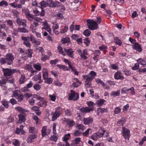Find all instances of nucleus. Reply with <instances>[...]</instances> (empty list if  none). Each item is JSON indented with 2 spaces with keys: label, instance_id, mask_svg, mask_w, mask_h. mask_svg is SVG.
<instances>
[{
  "label": "nucleus",
  "instance_id": "f257e3e1",
  "mask_svg": "<svg viewBox=\"0 0 146 146\" xmlns=\"http://www.w3.org/2000/svg\"><path fill=\"white\" fill-rule=\"evenodd\" d=\"M87 104L89 107H83L80 109V112L82 113H89L92 111L94 108V103L92 101L87 102Z\"/></svg>",
  "mask_w": 146,
  "mask_h": 146
},
{
  "label": "nucleus",
  "instance_id": "f03ea898",
  "mask_svg": "<svg viewBox=\"0 0 146 146\" xmlns=\"http://www.w3.org/2000/svg\"><path fill=\"white\" fill-rule=\"evenodd\" d=\"M3 71L4 72V75L7 78L8 76H11L12 74L18 72L20 74V71L19 70H17L16 69H11L9 68H3Z\"/></svg>",
  "mask_w": 146,
  "mask_h": 146
},
{
  "label": "nucleus",
  "instance_id": "7ed1b4c3",
  "mask_svg": "<svg viewBox=\"0 0 146 146\" xmlns=\"http://www.w3.org/2000/svg\"><path fill=\"white\" fill-rule=\"evenodd\" d=\"M87 22L88 24V27L91 30H94L98 28V25L96 22L93 20L88 19Z\"/></svg>",
  "mask_w": 146,
  "mask_h": 146
},
{
  "label": "nucleus",
  "instance_id": "20e7f679",
  "mask_svg": "<svg viewBox=\"0 0 146 146\" xmlns=\"http://www.w3.org/2000/svg\"><path fill=\"white\" fill-rule=\"evenodd\" d=\"M71 93L69 94L68 100H73L74 101H76L78 100L79 98V94L78 93H76L73 90H71Z\"/></svg>",
  "mask_w": 146,
  "mask_h": 146
},
{
  "label": "nucleus",
  "instance_id": "39448f33",
  "mask_svg": "<svg viewBox=\"0 0 146 146\" xmlns=\"http://www.w3.org/2000/svg\"><path fill=\"white\" fill-rule=\"evenodd\" d=\"M55 112L53 114L52 117V120L54 121L57 118L59 117L60 115L62 114V109L58 107L56 108Z\"/></svg>",
  "mask_w": 146,
  "mask_h": 146
},
{
  "label": "nucleus",
  "instance_id": "423d86ee",
  "mask_svg": "<svg viewBox=\"0 0 146 146\" xmlns=\"http://www.w3.org/2000/svg\"><path fill=\"white\" fill-rule=\"evenodd\" d=\"M122 129V132L123 134V136L125 139L128 140L130 135V131L124 127H123Z\"/></svg>",
  "mask_w": 146,
  "mask_h": 146
},
{
  "label": "nucleus",
  "instance_id": "0eeeda50",
  "mask_svg": "<svg viewBox=\"0 0 146 146\" xmlns=\"http://www.w3.org/2000/svg\"><path fill=\"white\" fill-rule=\"evenodd\" d=\"M6 58L7 64L9 65H11L12 64L13 60L14 59L13 55L11 53H9L6 55Z\"/></svg>",
  "mask_w": 146,
  "mask_h": 146
},
{
  "label": "nucleus",
  "instance_id": "6e6552de",
  "mask_svg": "<svg viewBox=\"0 0 146 146\" xmlns=\"http://www.w3.org/2000/svg\"><path fill=\"white\" fill-rule=\"evenodd\" d=\"M42 25L44 26V27L42 28V30L44 29L49 33L50 34L51 29L50 28L49 25H48L46 21L43 22Z\"/></svg>",
  "mask_w": 146,
  "mask_h": 146
},
{
  "label": "nucleus",
  "instance_id": "1a4fd4ad",
  "mask_svg": "<svg viewBox=\"0 0 146 146\" xmlns=\"http://www.w3.org/2000/svg\"><path fill=\"white\" fill-rule=\"evenodd\" d=\"M22 40L24 41L23 44L28 47H30L31 45L29 41H30V37L22 36Z\"/></svg>",
  "mask_w": 146,
  "mask_h": 146
},
{
  "label": "nucleus",
  "instance_id": "9d476101",
  "mask_svg": "<svg viewBox=\"0 0 146 146\" xmlns=\"http://www.w3.org/2000/svg\"><path fill=\"white\" fill-rule=\"evenodd\" d=\"M26 115L25 113H21L19 114V120L18 123L20 124H21L23 122H24L26 120Z\"/></svg>",
  "mask_w": 146,
  "mask_h": 146
},
{
  "label": "nucleus",
  "instance_id": "9b49d317",
  "mask_svg": "<svg viewBox=\"0 0 146 146\" xmlns=\"http://www.w3.org/2000/svg\"><path fill=\"white\" fill-rule=\"evenodd\" d=\"M16 21L17 24L19 26L22 25L25 27L27 26V24H26L27 21L25 19H21L18 18L17 19Z\"/></svg>",
  "mask_w": 146,
  "mask_h": 146
},
{
  "label": "nucleus",
  "instance_id": "f8f14e48",
  "mask_svg": "<svg viewBox=\"0 0 146 146\" xmlns=\"http://www.w3.org/2000/svg\"><path fill=\"white\" fill-rule=\"evenodd\" d=\"M132 47L134 49L139 52H140L142 51V48L140 45L137 42L135 43V44L132 46Z\"/></svg>",
  "mask_w": 146,
  "mask_h": 146
},
{
  "label": "nucleus",
  "instance_id": "ddd939ff",
  "mask_svg": "<svg viewBox=\"0 0 146 146\" xmlns=\"http://www.w3.org/2000/svg\"><path fill=\"white\" fill-rule=\"evenodd\" d=\"M64 49L67 55L71 58H73L74 56L73 54L74 51L72 50L71 48H70L68 49H66L64 48Z\"/></svg>",
  "mask_w": 146,
  "mask_h": 146
},
{
  "label": "nucleus",
  "instance_id": "4468645a",
  "mask_svg": "<svg viewBox=\"0 0 146 146\" xmlns=\"http://www.w3.org/2000/svg\"><path fill=\"white\" fill-rule=\"evenodd\" d=\"M47 2L49 6L52 7H55L59 4L60 3L58 1L53 2L50 0H47Z\"/></svg>",
  "mask_w": 146,
  "mask_h": 146
},
{
  "label": "nucleus",
  "instance_id": "2eb2a0df",
  "mask_svg": "<svg viewBox=\"0 0 146 146\" xmlns=\"http://www.w3.org/2000/svg\"><path fill=\"white\" fill-rule=\"evenodd\" d=\"M114 77L115 79L116 80L120 79L122 80L124 79L123 76L121 75V72L119 71H117L115 73Z\"/></svg>",
  "mask_w": 146,
  "mask_h": 146
},
{
  "label": "nucleus",
  "instance_id": "dca6fc26",
  "mask_svg": "<svg viewBox=\"0 0 146 146\" xmlns=\"http://www.w3.org/2000/svg\"><path fill=\"white\" fill-rule=\"evenodd\" d=\"M93 121V119L91 118H84L83 120L84 123L86 125L92 124Z\"/></svg>",
  "mask_w": 146,
  "mask_h": 146
},
{
  "label": "nucleus",
  "instance_id": "f3484780",
  "mask_svg": "<svg viewBox=\"0 0 146 146\" xmlns=\"http://www.w3.org/2000/svg\"><path fill=\"white\" fill-rule=\"evenodd\" d=\"M42 99L40 100V102L38 103V105L40 107H45L46 105V102L43 98L42 97Z\"/></svg>",
  "mask_w": 146,
  "mask_h": 146
},
{
  "label": "nucleus",
  "instance_id": "a211bd4d",
  "mask_svg": "<svg viewBox=\"0 0 146 146\" xmlns=\"http://www.w3.org/2000/svg\"><path fill=\"white\" fill-rule=\"evenodd\" d=\"M48 3L47 0L46 2L43 1L39 3L40 6H38V7L41 8V9H42L44 7H46L48 5L49 6V4Z\"/></svg>",
  "mask_w": 146,
  "mask_h": 146
},
{
  "label": "nucleus",
  "instance_id": "6ab92c4d",
  "mask_svg": "<svg viewBox=\"0 0 146 146\" xmlns=\"http://www.w3.org/2000/svg\"><path fill=\"white\" fill-rule=\"evenodd\" d=\"M42 76L43 79L44 80V79H46L48 77V71L47 69L46 68H44L42 70Z\"/></svg>",
  "mask_w": 146,
  "mask_h": 146
},
{
  "label": "nucleus",
  "instance_id": "aec40b11",
  "mask_svg": "<svg viewBox=\"0 0 146 146\" xmlns=\"http://www.w3.org/2000/svg\"><path fill=\"white\" fill-rule=\"evenodd\" d=\"M36 138V136L35 135H29L27 139L28 143H31L33 142V140Z\"/></svg>",
  "mask_w": 146,
  "mask_h": 146
},
{
  "label": "nucleus",
  "instance_id": "412c9836",
  "mask_svg": "<svg viewBox=\"0 0 146 146\" xmlns=\"http://www.w3.org/2000/svg\"><path fill=\"white\" fill-rule=\"evenodd\" d=\"M83 78L86 79L87 81H89L91 82L92 80L94 78L89 74L86 76H83Z\"/></svg>",
  "mask_w": 146,
  "mask_h": 146
},
{
  "label": "nucleus",
  "instance_id": "4be33fe9",
  "mask_svg": "<svg viewBox=\"0 0 146 146\" xmlns=\"http://www.w3.org/2000/svg\"><path fill=\"white\" fill-rule=\"evenodd\" d=\"M137 61L138 62L139 64H140L143 66L146 65V61L144 59L140 58L137 60Z\"/></svg>",
  "mask_w": 146,
  "mask_h": 146
},
{
  "label": "nucleus",
  "instance_id": "5701e85b",
  "mask_svg": "<svg viewBox=\"0 0 146 146\" xmlns=\"http://www.w3.org/2000/svg\"><path fill=\"white\" fill-rule=\"evenodd\" d=\"M100 137V134L98 133H94L91 136V138L94 141H96Z\"/></svg>",
  "mask_w": 146,
  "mask_h": 146
},
{
  "label": "nucleus",
  "instance_id": "b1692460",
  "mask_svg": "<svg viewBox=\"0 0 146 146\" xmlns=\"http://www.w3.org/2000/svg\"><path fill=\"white\" fill-rule=\"evenodd\" d=\"M57 50L60 54L65 56L66 55V53L63 50V48L60 46H58L57 47Z\"/></svg>",
  "mask_w": 146,
  "mask_h": 146
},
{
  "label": "nucleus",
  "instance_id": "393cba45",
  "mask_svg": "<svg viewBox=\"0 0 146 146\" xmlns=\"http://www.w3.org/2000/svg\"><path fill=\"white\" fill-rule=\"evenodd\" d=\"M125 121V120L124 118H121V119L119 120L117 122L118 126H123L124 122Z\"/></svg>",
  "mask_w": 146,
  "mask_h": 146
},
{
  "label": "nucleus",
  "instance_id": "a878e982",
  "mask_svg": "<svg viewBox=\"0 0 146 146\" xmlns=\"http://www.w3.org/2000/svg\"><path fill=\"white\" fill-rule=\"evenodd\" d=\"M120 93L119 90H118L116 91H112L111 94V95L114 97L119 96V95Z\"/></svg>",
  "mask_w": 146,
  "mask_h": 146
},
{
  "label": "nucleus",
  "instance_id": "bb28decb",
  "mask_svg": "<svg viewBox=\"0 0 146 146\" xmlns=\"http://www.w3.org/2000/svg\"><path fill=\"white\" fill-rule=\"evenodd\" d=\"M25 76L24 74H22L19 80V82L20 84H22L25 81Z\"/></svg>",
  "mask_w": 146,
  "mask_h": 146
},
{
  "label": "nucleus",
  "instance_id": "cd10ccee",
  "mask_svg": "<svg viewBox=\"0 0 146 146\" xmlns=\"http://www.w3.org/2000/svg\"><path fill=\"white\" fill-rule=\"evenodd\" d=\"M17 31L19 32L23 33H28L29 32V31L24 27L18 28Z\"/></svg>",
  "mask_w": 146,
  "mask_h": 146
},
{
  "label": "nucleus",
  "instance_id": "c85d7f7f",
  "mask_svg": "<svg viewBox=\"0 0 146 146\" xmlns=\"http://www.w3.org/2000/svg\"><path fill=\"white\" fill-rule=\"evenodd\" d=\"M65 113L68 116H71L73 114L72 111L70 109H67L65 111Z\"/></svg>",
  "mask_w": 146,
  "mask_h": 146
},
{
  "label": "nucleus",
  "instance_id": "c756f323",
  "mask_svg": "<svg viewBox=\"0 0 146 146\" xmlns=\"http://www.w3.org/2000/svg\"><path fill=\"white\" fill-rule=\"evenodd\" d=\"M49 58L50 57L48 56L47 55L42 54L41 59L42 61L44 62L46 60L49 59Z\"/></svg>",
  "mask_w": 146,
  "mask_h": 146
},
{
  "label": "nucleus",
  "instance_id": "7c9ffc66",
  "mask_svg": "<svg viewBox=\"0 0 146 146\" xmlns=\"http://www.w3.org/2000/svg\"><path fill=\"white\" fill-rule=\"evenodd\" d=\"M28 20L30 21H32L35 19V17L33 15L30 14L26 17Z\"/></svg>",
  "mask_w": 146,
  "mask_h": 146
},
{
  "label": "nucleus",
  "instance_id": "2f4dec72",
  "mask_svg": "<svg viewBox=\"0 0 146 146\" xmlns=\"http://www.w3.org/2000/svg\"><path fill=\"white\" fill-rule=\"evenodd\" d=\"M105 101V100L103 99L98 100L96 103V104H97L99 106H101L103 104Z\"/></svg>",
  "mask_w": 146,
  "mask_h": 146
},
{
  "label": "nucleus",
  "instance_id": "473e14b6",
  "mask_svg": "<svg viewBox=\"0 0 146 146\" xmlns=\"http://www.w3.org/2000/svg\"><path fill=\"white\" fill-rule=\"evenodd\" d=\"M57 66L60 68L64 70H68V69L67 66L65 65L57 64Z\"/></svg>",
  "mask_w": 146,
  "mask_h": 146
},
{
  "label": "nucleus",
  "instance_id": "72a5a7b5",
  "mask_svg": "<svg viewBox=\"0 0 146 146\" xmlns=\"http://www.w3.org/2000/svg\"><path fill=\"white\" fill-rule=\"evenodd\" d=\"M83 34L86 36H89L91 34V32L88 29H86L84 31Z\"/></svg>",
  "mask_w": 146,
  "mask_h": 146
},
{
  "label": "nucleus",
  "instance_id": "f704fd0d",
  "mask_svg": "<svg viewBox=\"0 0 146 146\" xmlns=\"http://www.w3.org/2000/svg\"><path fill=\"white\" fill-rule=\"evenodd\" d=\"M12 143L15 146H19L20 143L19 141L15 139H14L13 140Z\"/></svg>",
  "mask_w": 146,
  "mask_h": 146
},
{
  "label": "nucleus",
  "instance_id": "c9c22d12",
  "mask_svg": "<svg viewBox=\"0 0 146 146\" xmlns=\"http://www.w3.org/2000/svg\"><path fill=\"white\" fill-rule=\"evenodd\" d=\"M26 53L28 56L31 57L33 53L32 50L31 49H28L27 50Z\"/></svg>",
  "mask_w": 146,
  "mask_h": 146
},
{
  "label": "nucleus",
  "instance_id": "e433bc0d",
  "mask_svg": "<svg viewBox=\"0 0 146 146\" xmlns=\"http://www.w3.org/2000/svg\"><path fill=\"white\" fill-rule=\"evenodd\" d=\"M47 129V126H45L43 127L42 130V136H44L46 135V131Z\"/></svg>",
  "mask_w": 146,
  "mask_h": 146
},
{
  "label": "nucleus",
  "instance_id": "4c0bfd02",
  "mask_svg": "<svg viewBox=\"0 0 146 146\" xmlns=\"http://www.w3.org/2000/svg\"><path fill=\"white\" fill-rule=\"evenodd\" d=\"M2 104L4 106L7 108L9 107L8 103V102L5 100H4L2 101Z\"/></svg>",
  "mask_w": 146,
  "mask_h": 146
},
{
  "label": "nucleus",
  "instance_id": "58836bf2",
  "mask_svg": "<svg viewBox=\"0 0 146 146\" xmlns=\"http://www.w3.org/2000/svg\"><path fill=\"white\" fill-rule=\"evenodd\" d=\"M45 82L48 84H51L52 82V79L51 78H47L46 79H44Z\"/></svg>",
  "mask_w": 146,
  "mask_h": 146
},
{
  "label": "nucleus",
  "instance_id": "ea45409f",
  "mask_svg": "<svg viewBox=\"0 0 146 146\" xmlns=\"http://www.w3.org/2000/svg\"><path fill=\"white\" fill-rule=\"evenodd\" d=\"M98 110L99 111V112L101 113L107 112L108 110L106 108H98Z\"/></svg>",
  "mask_w": 146,
  "mask_h": 146
},
{
  "label": "nucleus",
  "instance_id": "a19ab883",
  "mask_svg": "<svg viewBox=\"0 0 146 146\" xmlns=\"http://www.w3.org/2000/svg\"><path fill=\"white\" fill-rule=\"evenodd\" d=\"M16 109L17 111H19L20 112H21L22 113H23L24 112L27 111L23 109L22 108L20 107H19L16 108Z\"/></svg>",
  "mask_w": 146,
  "mask_h": 146
},
{
  "label": "nucleus",
  "instance_id": "79ce46f5",
  "mask_svg": "<svg viewBox=\"0 0 146 146\" xmlns=\"http://www.w3.org/2000/svg\"><path fill=\"white\" fill-rule=\"evenodd\" d=\"M114 42L116 44L119 45H121V42L120 40L117 37H115L114 38Z\"/></svg>",
  "mask_w": 146,
  "mask_h": 146
},
{
  "label": "nucleus",
  "instance_id": "37998d69",
  "mask_svg": "<svg viewBox=\"0 0 146 146\" xmlns=\"http://www.w3.org/2000/svg\"><path fill=\"white\" fill-rule=\"evenodd\" d=\"M20 91L18 90L14 91L13 92V97L17 98L19 96V93Z\"/></svg>",
  "mask_w": 146,
  "mask_h": 146
},
{
  "label": "nucleus",
  "instance_id": "c03bdc74",
  "mask_svg": "<svg viewBox=\"0 0 146 146\" xmlns=\"http://www.w3.org/2000/svg\"><path fill=\"white\" fill-rule=\"evenodd\" d=\"M34 67L37 70L40 71L41 69V66L40 64H36L33 65Z\"/></svg>",
  "mask_w": 146,
  "mask_h": 146
},
{
  "label": "nucleus",
  "instance_id": "a18cd8bd",
  "mask_svg": "<svg viewBox=\"0 0 146 146\" xmlns=\"http://www.w3.org/2000/svg\"><path fill=\"white\" fill-rule=\"evenodd\" d=\"M33 88L35 90L37 91L40 90L41 86L38 84H35L34 85Z\"/></svg>",
  "mask_w": 146,
  "mask_h": 146
},
{
  "label": "nucleus",
  "instance_id": "49530a36",
  "mask_svg": "<svg viewBox=\"0 0 146 146\" xmlns=\"http://www.w3.org/2000/svg\"><path fill=\"white\" fill-rule=\"evenodd\" d=\"M75 124V122L73 120H70L67 125L69 126V127L73 126Z\"/></svg>",
  "mask_w": 146,
  "mask_h": 146
},
{
  "label": "nucleus",
  "instance_id": "de8ad7c7",
  "mask_svg": "<svg viewBox=\"0 0 146 146\" xmlns=\"http://www.w3.org/2000/svg\"><path fill=\"white\" fill-rule=\"evenodd\" d=\"M25 133V131L23 130H22L20 129L17 128L16 131V133L17 134L21 133L23 134Z\"/></svg>",
  "mask_w": 146,
  "mask_h": 146
},
{
  "label": "nucleus",
  "instance_id": "09e8293b",
  "mask_svg": "<svg viewBox=\"0 0 146 146\" xmlns=\"http://www.w3.org/2000/svg\"><path fill=\"white\" fill-rule=\"evenodd\" d=\"M81 132L78 130H76L74 133L73 135L74 136H79L80 135Z\"/></svg>",
  "mask_w": 146,
  "mask_h": 146
},
{
  "label": "nucleus",
  "instance_id": "8fccbe9b",
  "mask_svg": "<svg viewBox=\"0 0 146 146\" xmlns=\"http://www.w3.org/2000/svg\"><path fill=\"white\" fill-rule=\"evenodd\" d=\"M4 5L6 6L8 5V3L5 0H3L0 2V6H2Z\"/></svg>",
  "mask_w": 146,
  "mask_h": 146
},
{
  "label": "nucleus",
  "instance_id": "3c124183",
  "mask_svg": "<svg viewBox=\"0 0 146 146\" xmlns=\"http://www.w3.org/2000/svg\"><path fill=\"white\" fill-rule=\"evenodd\" d=\"M68 29V27L67 26H65L63 29L60 31V33L62 34L64 33L67 31Z\"/></svg>",
  "mask_w": 146,
  "mask_h": 146
},
{
  "label": "nucleus",
  "instance_id": "603ef678",
  "mask_svg": "<svg viewBox=\"0 0 146 146\" xmlns=\"http://www.w3.org/2000/svg\"><path fill=\"white\" fill-rule=\"evenodd\" d=\"M84 126L81 124H78L76 127L77 129L81 130H83L84 129Z\"/></svg>",
  "mask_w": 146,
  "mask_h": 146
},
{
  "label": "nucleus",
  "instance_id": "864d4df0",
  "mask_svg": "<svg viewBox=\"0 0 146 146\" xmlns=\"http://www.w3.org/2000/svg\"><path fill=\"white\" fill-rule=\"evenodd\" d=\"M7 82V80L5 79H3L0 80V86H2L3 85H5L6 84Z\"/></svg>",
  "mask_w": 146,
  "mask_h": 146
},
{
  "label": "nucleus",
  "instance_id": "5fc2aeb1",
  "mask_svg": "<svg viewBox=\"0 0 146 146\" xmlns=\"http://www.w3.org/2000/svg\"><path fill=\"white\" fill-rule=\"evenodd\" d=\"M121 111L120 109L118 107H116L114 110V113L115 114H117Z\"/></svg>",
  "mask_w": 146,
  "mask_h": 146
},
{
  "label": "nucleus",
  "instance_id": "6e6d98bb",
  "mask_svg": "<svg viewBox=\"0 0 146 146\" xmlns=\"http://www.w3.org/2000/svg\"><path fill=\"white\" fill-rule=\"evenodd\" d=\"M36 132L35 129L34 127H31L29 128V132L31 133H34Z\"/></svg>",
  "mask_w": 146,
  "mask_h": 146
},
{
  "label": "nucleus",
  "instance_id": "4d7b16f0",
  "mask_svg": "<svg viewBox=\"0 0 146 146\" xmlns=\"http://www.w3.org/2000/svg\"><path fill=\"white\" fill-rule=\"evenodd\" d=\"M85 86L87 88H90L91 86V82L89 81H85Z\"/></svg>",
  "mask_w": 146,
  "mask_h": 146
},
{
  "label": "nucleus",
  "instance_id": "13d9d810",
  "mask_svg": "<svg viewBox=\"0 0 146 146\" xmlns=\"http://www.w3.org/2000/svg\"><path fill=\"white\" fill-rule=\"evenodd\" d=\"M107 47L105 45H102V46L99 47V49L101 50L104 51L107 48Z\"/></svg>",
  "mask_w": 146,
  "mask_h": 146
},
{
  "label": "nucleus",
  "instance_id": "bf43d9fd",
  "mask_svg": "<svg viewBox=\"0 0 146 146\" xmlns=\"http://www.w3.org/2000/svg\"><path fill=\"white\" fill-rule=\"evenodd\" d=\"M56 124L55 123H54L53 124L52 126L53 133L54 134H56Z\"/></svg>",
  "mask_w": 146,
  "mask_h": 146
},
{
  "label": "nucleus",
  "instance_id": "052dcab7",
  "mask_svg": "<svg viewBox=\"0 0 146 146\" xmlns=\"http://www.w3.org/2000/svg\"><path fill=\"white\" fill-rule=\"evenodd\" d=\"M90 41L89 40L88 38H86L84 41V43L86 44V46H88L90 44Z\"/></svg>",
  "mask_w": 146,
  "mask_h": 146
},
{
  "label": "nucleus",
  "instance_id": "680f3d73",
  "mask_svg": "<svg viewBox=\"0 0 146 146\" xmlns=\"http://www.w3.org/2000/svg\"><path fill=\"white\" fill-rule=\"evenodd\" d=\"M89 74L94 78L95 76H96V73L95 72L92 71H91Z\"/></svg>",
  "mask_w": 146,
  "mask_h": 146
},
{
  "label": "nucleus",
  "instance_id": "e2e57ef3",
  "mask_svg": "<svg viewBox=\"0 0 146 146\" xmlns=\"http://www.w3.org/2000/svg\"><path fill=\"white\" fill-rule=\"evenodd\" d=\"M24 98V96L23 95L21 94L17 98L18 99V101L21 102L23 100Z\"/></svg>",
  "mask_w": 146,
  "mask_h": 146
},
{
  "label": "nucleus",
  "instance_id": "0e129e2a",
  "mask_svg": "<svg viewBox=\"0 0 146 146\" xmlns=\"http://www.w3.org/2000/svg\"><path fill=\"white\" fill-rule=\"evenodd\" d=\"M127 92H128V88L126 87H124L122 88L121 90V93L122 94H125L127 93Z\"/></svg>",
  "mask_w": 146,
  "mask_h": 146
},
{
  "label": "nucleus",
  "instance_id": "69168bd1",
  "mask_svg": "<svg viewBox=\"0 0 146 146\" xmlns=\"http://www.w3.org/2000/svg\"><path fill=\"white\" fill-rule=\"evenodd\" d=\"M94 54L95 56H99L100 54V50H95L94 52Z\"/></svg>",
  "mask_w": 146,
  "mask_h": 146
},
{
  "label": "nucleus",
  "instance_id": "338daca9",
  "mask_svg": "<svg viewBox=\"0 0 146 146\" xmlns=\"http://www.w3.org/2000/svg\"><path fill=\"white\" fill-rule=\"evenodd\" d=\"M14 121V118L13 116H10L8 119L7 122L10 123Z\"/></svg>",
  "mask_w": 146,
  "mask_h": 146
},
{
  "label": "nucleus",
  "instance_id": "774afa93",
  "mask_svg": "<svg viewBox=\"0 0 146 146\" xmlns=\"http://www.w3.org/2000/svg\"><path fill=\"white\" fill-rule=\"evenodd\" d=\"M0 62L2 64H4L5 62L7 63L6 58H1L0 59Z\"/></svg>",
  "mask_w": 146,
  "mask_h": 146
}]
</instances>
